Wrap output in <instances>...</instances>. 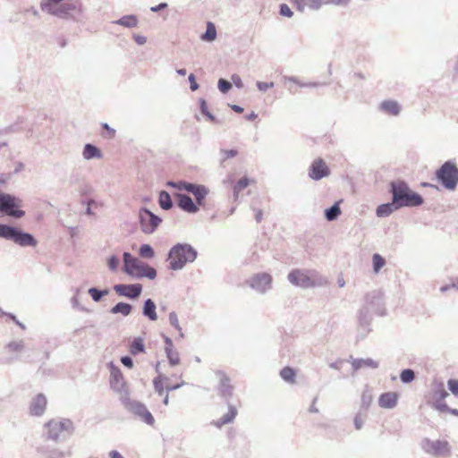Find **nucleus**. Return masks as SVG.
Here are the masks:
<instances>
[{
    "label": "nucleus",
    "instance_id": "nucleus-8",
    "mask_svg": "<svg viewBox=\"0 0 458 458\" xmlns=\"http://www.w3.org/2000/svg\"><path fill=\"white\" fill-rule=\"evenodd\" d=\"M139 221L141 231L146 234L153 233L162 222V218L148 208H140L139 210Z\"/></svg>",
    "mask_w": 458,
    "mask_h": 458
},
{
    "label": "nucleus",
    "instance_id": "nucleus-50",
    "mask_svg": "<svg viewBox=\"0 0 458 458\" xmlns=\"http://www.w3.org/2000/svg\"><path fill=\"white\" fill-rule=\"evenodd\" d=\"M188 80H189V82H190V89H191V91H196L199 88V85L197 83V81H196V76L193 73H191L188 76Z\"/></svg>",
    "mask_w": 458,
    "mask_h": 458
},
{
    "label": "nucleus",
    "instance_id": "nucleus-32",
    "mask_svg": "<svg viewBox=\"0 0 458 458\" xmlns=\"http://www.w3.org/2000/svg\"><path fill=\"white\" fill-rule=\"evenodd\" d=\"M300 11H302L305 7L318 8L322 0H293Z\"/></svg>",
    "mask_w": 458,
    "mask_h": 458
},
{
    "label": "nucleus",
    "instance_id": "nucleus-28",
    "mask_svg": "<svg viewBox=\"0 0 458 458\" xmlns=\"http://www.w3.org/2000/svg\"><path fill=\"white\" fill-rule=\"evenodd\" d=\"M138 18L134 14H128L121 17L120 19L113 21L114 24L121 25L124 28H135L138 25Z\"/></svg>",
    "mask_w": 458,
    "mask_h": 458
},
{
    "label": "nucleus",
    "instance_id": "nucleus-61",
    "mask_svg": "<svg viewBox=\"0 0 458 458\" xmlns=\"http://www.w3.org/2000/svg\"><path fill=\"white\" fill-rule=\"evenodd\" d=\"M167 7V4L166 3H160L159 4L156 5V6H152L150 8V11L153 12V13H157L161 10H164Z\"/></svg>",
    "mask_w": 458,
    "mask_h": 458
},
{
    "label": "nucleus",
    "instance_id": "nucleus-33",
    "mask_svg": "<svg viewBox=\"0 0 458 458\" xmlns=\"http://www.w3.org/2000/svg\"><path fill=\"white\" fill-rule=\"evenodd\" d=\"M42 453L45 454V458H65L72 455L71 450L64 452L57 448L42 451Z\"/></svg>",
    "mask_w": 458,
    "mask_h": 458
},
{
    "label": "nucleus",
    "instance_id": "nucleus-23",
    "mask_svg": "<svg viewBox=\"0 0 458 458\" xmlns=\"http://www.w3.org/2000/svg\"><path fill=\"white\" fill-rule=\"evenodd\" d=\"M142 315L148 318L150 321L157 319V305L152 299H147L143 302Z\"/></svg>",
    "mask_w": 458,
    "mask_h": 458
},
{
    "label": "nucleus",
    "instance_id": "nucleus-39",
    "mask_svg": "<svg viewBox=\"0 0 458 458\" xmlns=\"http://www.w3.org/2000/svg\"><path fill=\"white\" fill-rule=\"evenodd\" d=\"M24 347H25V344H24L23 340L12 341V342L8 343L5 346V348L9 352H20L24 349Z\"/></svg>",
    "mask_w": 458,
    "mask_h": 458
},
{
    "label": "nucleus",
    "instance_id": "nucleus-42",
    "mask_svg": "<svg viewBox=\"0 0 458 458\" xmlns=\"http://www.w3.org/2000/svg\"><path fill=\"white\" fill-rule=\"evenodd\" d=\"M169 322L171 326L174 327L180 333V335L182 337L183 334L182 332V327L179 324L177 314L174 311L169 313Z\"/></svg>",
    "mask_w": 458,
    "mask_h": 458
},
{
    "label": "nucleus",
    "instance_id": "nucleus-38",
    "mask_svg": "<svg viewBox=\"0 0 458 458\" xmlns=\"http://www.w3.org/2000/svg\"><path fill=\"white\" fill-rule=\"evenodd\" d=\"M167 379L168 377L164 375H158L153 379L154 389L159 395L164 394L165 389L163 381Z\"/></svg>",
    "mask_w": 458,
    "mask_h": 458
},
{
    "label": "nucleus",
    "instance_id": "nucleus-3",
    "mask_svg": "<svg viewBox=\"0 0 458 458\" xmlns=\"http://www.w3.org/2000/svg\"><path fill=\"white\" fill-rule=\"evenodd\" d=\"M0 239L11 241L20 247H36L37 239L30 233L25 232L18 226L0 223Z\"/></svg>",
    "mask_w": 458,
    "mask_h": 458
},
{
    "label": "nucleus",
    "instance_id": "nucleus-58",
    "mask_svg": "<svg viewBox=\"0 0 458 458\" xmlns=\"http://www.w3.org/2000/svg\"><path fill=\"white\" fill-rule=\"evenodd\" d=\"M8 318H9L10 319H12V320H13V322H14V323H15L19 327H21V329H23V330H24V329H26V326H25L23 323H21V322L17 318V317H16L14 314H13V313L8 314Z\"/></svg>",
    "mask_w": 458,
    "mask_h": 458
},
{
    "label": "nucleus",
    "instance_id": "nucleus-52",
    "mask_svg": "<svg viewBox=\"0 0 458 458\" xmlns=\"http://www.w3.org/2000/svg\"><path fill=\"white\" fill-rule=\"evenodd\" d=\"M121 362L123 363V365L128 369H132L133 368V360L131 356L129 355H124L121 358Z\"/></svg>",
    "mask_w": 458,
    "mask_h": 458
},
{
    "label": "nucleus",
    "instance_id": "nucleus-5",
    "mask_svg": "<svg viewBox=\"0 0 458 458\" xmlns=\"http://www.w3.org/2000/svg\"><path fill=\"white\" fill-rule=\"evenodd\" d=\"M21 200L14 195L0 191V213L20 219L25 216V212L20 209Z\"/></svg>",
    "mask_w": 458,
    "mask_h": 458
},
{
    "label": "nucleus",
    "instance_id": "nucleus-6",
    "mask_svg": "<svg viewBox=\"0 0 458 458\" xmlns=\"http://www.w3.org/2000/svg\"><path fill=\"white\" fill-rule=\"evenodd\" d=\"M121 403L128 411L138 417L147 425H154L155 419L143 403L131 400L130 395L128 396L126 393L123 394V401Z\"/></svg>",
    "mask_w": 458,
    "mask_h": 458
},
{
    "label": "nucleus",
    "instance_id": "nucleus-44",
    "mask_svg": "<svg viewBox=\"0 0 458 458\" xmlns=\"http://www.w3.org/2000/svg\"><path fill=\"white\" fill-rule=\"evenodd\" d=\"M217 88L223 94H226L232 89V82L221 78L217 81Z\"/></svg>",
    "mask_w": 458,
    "mask_h": 458
},
{
    "label": "nucleus",
    "instance_id": "nucleus-25",
    "mask_svg": "<svg viewBox=\"0 0 458 458\" xmlns=\"http://www.w3.org/2000/svg\"><path fill=\"white\" fill-rule=\"evenodd\" d=\"M129 351L133 356L144 353L146 351L144 338L142 336L134 337L130 343Z\"/></svg>",
    "mask_w": 458,
    "mask_h": 458
},
{
    "label": "nucleus",
    "instance_id": "nucleus-54",
    "mask_svg": "<svg viewBox=\"0 0 458 458\" xmlns=\"http://www.w3.org/2000/svg\"><path fill=\"white\" fill-rule=\"evenodd\" d=\"M257 88L259 89V90L260 91H267L268 89L274 87V83L273 82H264V81H257Z\"/></svg>",
    "mask_w": 458,
    "mask_h": 458
},
{
    "label": "nucleus",
    "instance_id": "nucleus-55",
    "mask_svg": "<svg viewBox=\"0 0 458 458\" xmlns=\"http://www.w3.org/2000/svg\"><path fill=\"white\" fill-rule=\"evenodd\" d=\"M231 79L234 86L238 89H242L243 87V82L238 74H233Z\"/></svg>",
    "mask_w": 458,
    "mask_h": 458
},
{
    "label": "nucleus",
    "instance_id": "nucleus-59",
    "mask_svg": "<svg viewBox=\"0 0 458 458\" xmlns=\"http://www.w3.org/2000/svg\"><path fill=\"white\" fill-rule=\"evenodd\" d=\"M133 39L140 46H142L147 42V38L141 35H134Z\"/></svg>",
    "mask_w": 458,
    "mask_h": 458
},
{
    "label": "nucleus",
    "instance_id": "nucleus-1",
    "mask_svg": "<svg viewBox=\"0 0 458 458\" xmlns=\"http://www.w3.org/2000/svg\"><path fill=\"white\" fill-rule=\"evenodd\" d=\"M197 257L198 251L194 247L189 243L178 242L167 253L168 268L174 271L182 270L186 264L194 262Z\"/></svg>",
    "mask_w": 458,
    "mask_h": 458
},
{
    "label": "nucleus",
    "instance_id": "nucleus-47",
    "mask_svg": "<svg viewBox=\"0 0 458 458\" xmlns=\"http://www.w3.org/2000/svg\"><path fill=\"white\" fill-rule=\"evenodd\" d=\"M23 121H24L23 117H18L17 122L14 124H12V125L8 126L7 128H5V132L12 133V132L19 131L20 128H19L18 124L22 123Z\"/></svg>",
    "mask_w": 458,
    "mask_h": 458
},
{
    "label": "nucleus",
    "instance_id": "nucleus-17",
    "mask_svg": "<svg viewBox=\"0 0 458 458\" xmlns=\"http://www.w3.org/2000/svg\"><path fill=\"white\" fill-rule=\"evenodd\" d=\"M47 404V397L44 394H37L30 404V413L32 416H42Z\"/></svg>",
    "mask_w": 458,
    "mask_h": 458
},
{
    "label": "nucleus",
    "instance_id": "nucleus-12",
    "mask_svg": "<svg viewBox=\"0 0 458 458\" xmlns=\"http://www.w3.org/2000/svg\"><path fill=\"white\" fill-rule=\"evenodd\" d=\"M114 292L123 297H126L131 300L138 299L143 290L142 284H117L114 285Z\"/></svg>",
    "mask_w": 458,
    "mask_h": 458
},
{
    "label": "nucleus",
    "instance_id": "nucleus-11",
    "mask_svg": "<svg viewBox=\"0 0 458 458\" xmlns=\"http://www.w3.org/2000/svg\"><path fill=\"white\" fill-rule=\"evenodd\" d=\"M246 284L259 293H265L271 289L272 276L266 272H260L251 276Z\"/></svg>",
    "mask_w": 458,
    "mask_h": 458
},
{
    "label": "nucleus",
    "instance_id": "nucleus-24",
    "mask_svg": "<svg viewBox=\"0 0 458 458\" xmlns=\"http://www.w3.org/2000/svg\"><path fill=\"white\" fill-rule=\"evenodd\" d=\"M82 157L86 160H90L94 158H101L102 151L101 149L94 144L86 143L83 148Z\"/></svg>",
    "mask_w": 458,
    "mask_h": 458
},
{
    "label": "nucleus",
    "instance_id": "nucleus-21",
    "mask_svg": "<svg viewBox=\"0 0 458 458\" xmlns=\"http://www.w3.org/2000/svg\"><path fill=\"white\" fill-rule=\"evenodd\" d=\"M208 193L209 189L207 186L199 183H197L191 191V194L194 196L195 202L199 207L205 205V200Z\"/></svg>",
    "mask_w": 458,
    "mask_h": 458
},
{
    "label": "nucleus",
    "instance_id": "nucleus-60",
    "mask_svg": "<svg viewBox=\"0 0 458 458\" xmlns=\"http://www.w3.org/2000/svg\"><path fill=\"white\" fill-rule=\"evenodd\" d=\"M164 337V341H165V350H170V349H173L174 347V344H173V341L170 337L166 336V335H163Z\"/></svg>",
    "mask_w": 458,
    "mask_h": 458
},
{
    "label": "nucleus",
    "instance_id": "nucleus-53",
    "mask_svg": "<svg viewBox=\"0 0 458 458\" xmlns=\"http://www.w3.org/2000/svg\"><path fill=\"white\" fill-rule=\"evenodd\" d=\"M102 128L106 131V134L104 135L106 139H112L115 135V130L111 128L106 123H102Z\"/></svg>",
    "mask_w": 458,
    "mask_h": 458
},
{
    "label": "nucleus",
    "instance_id": "nucleus-46",
    "mask_svg": "<svg viewBox=\"0 0 458 458\" xmlns=\"http://www.w3.org/2000/svg\"><path fill=\"white\" fill-rule=\"evenodd\" d=\"M119 265H120V259L115 255L110 256L109 259H107L108 268L113 272H114L118 269Z\"/></svg>",
    "mask_w": 458,
    "mask_h": 458
},
{
    "label": "nucleus",
    "instance_id": "nucleus-4",
    "mask_svg": "<svg viewBox=\"0 0 458 458\" xmlns=\"http://www.w3.org/2000/svg\"><path fill=\"white\" fill-rule=\"evenodd\" d=\"M392 191L395 208L416 207L423 202L422 198L418 193L411 191L404 182H393Z\"/></svg>",
    "mask_w": 458,
    "mask_h": 458
},
{
    "label": "nucleus",
    "instance_id": "nucleus-20",
    "mask_svg": "<svg viewBox=\"0 0 458 458\" xmlns=\"http://www.w3.org/2000/svg\"><path fill=\"white\" fill-rule=\"evenodd\" d=\"M398 394L394 392H387L382 394L378 398V404L385 409L394 408L397 404Z\"/></svg>",
    "mask_w": 458,
    "mask_h": 458
},
{
    "label": "nucleus",
    "instance_id": "nucleus-56",
    "mask_svg": "<svg viewBox=\"0 0 458 458\" xmlns=\"http://www.w3.org/2000/svg\"><path fill=\"white\" fill-rule=\"evenodd\" d=\"M447 392L443 388V386H441L438 391H436L434 398L437 400H443L447 396Z\"/></svg>",
    "mask_w": 458,
    "mask_h": 458
},
{
    "label": "nucleus",
    "instance_id": "nucleus-48",
    "mask_svg": "<svg viewBox=\"0 0 458 458\" xmlns=\"http://www.w3.org/2000/svg\"><path fill=\"white\" fill-rule=\"evenodd\" d=\"M80 293V289H76L75 290V293L78 294ZM71 303H72V306L73 309H77V310H82V311H87V310L84 308V307H81L79 303V299L77 297V295H74L72 299H71Z\"/></svg>",
    "mask_w": 458,
    "mask_h": 458
},
{
    "label": "nucleus",
    "instance_id": "nucleus-41",
    "mask_svg": "<svg viewBox=\"0 0 458 458\" xmlns=\"http://www.w3.org/2000/svg\"><path fill=\"white\" fill-rule=\"evenodd\" d=\"M341 213L338 204H335L326 211V217L327 220L332 221L335 219Z\"/></svg>",
    "mask_w": 458,
    "mask_h": 458
},
{
    "label": "nucleus",
    "instance_id": "nucleus-29",
    "mask_svg": "<svg viewBox=\"0 0 458 458\" xmlns=\"http://www.w3.org/2000/svg\"><path fill=\"white\" fill-rule=\"evenodd\" d=\"M380 109L389 115H397L400 112V106L396 101L386 100L381 103Z\"/></svg>",
    "mask_w": 458,
    "mask_h": 458
},
{
    "label": "nucleus",
    "instance_id": "nucleus-26",
    "mask_svg": "<svg viewBox=\"0 0 458 458\" xmlns=\"http://www.w3.org/2000/svg\"><path fill=\"white\" fill-rule=\"evenodd\" d=\"M133 310V306L130 303L120 301L113 306L110 310L112 314H122L124 317L129 316Z\"/></svg>",
    "mask_w": 458,
    "mask_h": 458
},
{
    "label": "nucleus",
    "instance_id": "nucleus-30",
    "mask_svg": "<svg viewBox=\"0 0 458 458\" xmlns=\"http://www.w3.org/2000/svg\"><path fill=\"white\" fill-rule=\"evenodd\" d=\"M216 29L213 22L208 21L206 31L201 34L200 39L206 42H212L216 38Z\"/></svg>",
    "mask_w": 458,
    "mask_h": 458
},
{
    "label": "nucleus",
    "instance_id": "nucleus-14",
    "mask_svg": "<svg viewBox=\"0 0 458 458\" xmlns=\"http://www.w3.org/2000/svg\"><path fill=\"white\" fill-rule=\"evenodd\" d=\"M288 277L292 284L303 288L310 287L315 283V280L311 276H309L300 270L293 271Z\"/></svg>",
    "mask_w": 458,
    "mask_h": 458
},
{
    "label": "nucleus",
    "instance_id": "nucleus-63",
    "mask_svg": "<svg viewBox=\"0 0 458 458\" xmlns=\"http://www.w3.org/2000/svg\"><path fill=\"white\" fill-rule=\"evenodd\" d=\"M197 183H193V182H184V186H183V191L189 192V193H191V191L192 189L195 187Z\"/></svg>",
    "mask_w": 458,
    "mask_h": 458
},
{
    "label": "nucleus",
    "instance_id": "nucleus-13",
    "mask_svg": "<svg viewBox=\"0 0 458 458\" xmlns=\"http://www.w3.org/2000/svg\"><path fill=\"white\" fill-rule=\"evenodd\" d=\"M216 375L219 378V384L217 386L219 395L225 399L226 403H229L230 399L233 394V386L230 383L229 377L222 370H217Z\"/></svg>",
    "mask_w": 458,
    "mask_h": 458
},
{
    "label": "nucleus",
    "instance_id": "nucleus-18",
    "mask_svg": "<svg viewBox=\"0 0 458 458\" xmlns=\"http://www.w3.org/2000/svg\"><path fill=\"white\" fill-rule=\"evenodd\" d=\"M131 277L136 279L148 278L153 280L157 277V270L150 265L140 261Z\"/></svg>",
    "mask_w": 458,
    "mask_h": 458
},
{
    "label": "nucleus",
    "instance_id": "nucleus-49",
    "mask_svg": "<svg viewBox=\"0 0 458 458\" xmlns=\"http://www.w3.org/2000/svg\"><path fill=\"white\" fill-rule=\"evenodd\" d=\"M447 386L452 394H454L455 396H458V380L449 379L447 382Z\"/></svg>",
    "mask_w": 458,
    "mask_h": 458
},
{
    "label": "nucleus",
    "instance_id": "nucleus-62",
    "mask_svg": "<svg viewBox=\"0 0 458 458\" xmlns=\"http://www.w3.org/2000/svg\"><path fill=\"white\" fill-rule=\"evenodd\" d=\"M183 385H184V381H182L181 383H178V384H175V385L166 386L165 390H166L167 393L168 392H172V391L177 390L178 388H180Z\"/></svg>",
    "mask_w": 458,
    "mask_h": 458
},
{
    "label": "nucleus",
    "instance_id": "nucleus-64",
    "mask_svg": "<svg viewBox=\"0 0 458 458\" xmlns=\"http://www.w3.org/2000/svg\"><path fill=\"white\" fill-rule=\"evenodd\" d=\"M109 458H123V456L116 450L109 452Z\"/></svg>",
    "mask_w": 458,
    "mask_h": 458
},
{
    "label": "nucleus",
    "instance_id": "nucleus-31",
    "mask_svg": "<svg viewBox=\"0 0 458 458\" xmlns=\"http://www.w3.org/2000/svg\"><path fill=\"white\" fill-rule=\"evenodd\" d=\"M199 109L200 113L207 117L208 121L213 123L220 124L221 121L217 119L208 108V103L204 98L199 99Z\"/></svg>",
    "mask_w": 458,
    "mask_h": 458
},
{
    "label": "nucleus",
    "instance_id": "nucleus-2",
    "mask_svg": "<svg viewBox=\"0 0 458 458\" xmlns=\"http://www.w3.org/2000/svg\"><path fill=\"white\" fill-rule=\"evenodd\" d=\"M74 432L73 422L69 419L55 418L44 425V434L48 440L64 442Z\"/></svg>",
    "mask_w": 458,
    "mask_h": 458
},
{
    "label": "nucleus",
    "instance_id": "nucleus-36",
    "mask_svg": "<svg viewBox=\"0 0 458 458\" xmlns=\"http://www.w3.org/2000/svg\"><path fill=\"white\" fill-rule=\"evenodd\" d=\"M395 204L393 203H387V204H382L377 207V215L378 216H389L394 209H396Z\"/></svg>",
    "mask_w": 458,
    "mask_h": 458
},
{
    "label": "nucleus",
    "instance_id": "nucleus-22",
    "mask_svg": "<svg viewBox=\"0 0 458 458\" xmlns=\"http://www.w3.org/2000/svg\"><path fill=\"white\" fill-rule=\"evenodd\" d=\"M227 405L228 411L213 423L217 428H221L225 424L232 423L234 420L235 417L237 416L238 411L236 407L231 404L230 403H227Z\"/></svg>",
    "mask_w": 458,
    "mask_h": 458
},
{
    "label": "nucleus",
    "instance_id": "nucleus-40",
    "mask_svg": "<svg viewBox=\"0 0 458 458\" xmlns=\"http://www.w3.org/2000/svg\"><path fill=\"white\" fill-rule=\"evenodd\" d=\"M165 352L168 359L169 364L171 366H175L180 363V357L178 352L174 351L173 349L165 350Z\"/></svg>",
    "mask_w": 458,
    "mask_h": 458
},
{
    "label": "nucleus",
    "instance_id": "nucleus-9",
    "mask_svg": "<svg viewBox=\"0 0 458 458\" xmlns=\"http://www.w3.org/2000/svg\"><path fill=\"white\" fill-rule=\"evenodd\" d=\"M108 367L110 369V387L120 394V401L122 402L125 393L128 396L130 395L129 387L124 380L121 369L112 361L108 363Z\"/></svg>",
    "mask_w": 458,
    "mask_h": 458
},
{
    "label": "nucleus",
    "instance_id": "nucleus-34",
    "mask_svg": "<svg viewBox=\"0 0 458 458\" xmlns=\"http://www.w3.org/2000/svg\"><path fill=\"white\" fill-rule=\"evenodd\" d=\"M88 293L95 302H99L104 296L109 293V289L101 290L97 287H90Z\"/></svg>",
    "mask_w": 458,
    "mask_h": 458
},
{
    "label": "nucleus",
    "instance_id": "nucleus-19",
    "mask_svg": "<svg viewBox=\"0 0 458 458\" xmlns=\"http://www.w3.org/2000/svg\"><path fill=\"white\" fill-rule=\"evenodd\" d=\"M123 272L128 275L129 276H132L134 272L136 271L139 264L140 263V260H139L137 258L132 256L130 252L125 251L123 255Z\"/></svg>",
    "mask_w": 458,
    "mask_h": 458
},
{
    "label": "nucleus",
    "instance_id": "nucleus-37",
    "mask_svg": "<svg viewBox=\"0 0 458 458\" xmlns=\"http://www.w3.org/2000/svg\"><path fill=\"white\" fill-rule=\"evenodd\" d=\"M139 255L143 259H152L155 256V251L151 245L144 243L140 246Z\"/></svg>",
    "mask_w": 458,
    "mask_h": 458
},
{
    "label": "nucleus",
    "instance_id": "nucleus-15",
    "mask_svg": "<svg viewBox=\"0 0 458 458\" xmlns=\"http://www.w3.org/2000/svg\"><path fill=\"white\" fill-rule=\"evenodd\" d=\"M177 199V206L184 212L189 214H196L199 210V207L193 201V199L184 193L175 194Z\"/></svg>",
    "mask_w": 458,
    "mask_h": 458
},
{
    "label": "nucleus",
    "instance_id": "nucleus-57",
    "mask_svg": "<svg viewBox=\"0 0 458 458\" xmlns=\"http://www.w3.org/2000/svg\"><path fill=\"white\" fill-rule=\"evenodd\" d=\"M360 364L364 366H368L370 368H377L378 364L377 361L373 360L372 359H367L360 361Z\"/></svg>",
    "mask_w": 458,
    "mask_h": 458
},
{
    "label": "nucleus",
    "instance_id": "nucleus-35",
    "mask_svg": "<svg viewBox=\"0 0 458 458\" xmlns=\"http://www.w3.org/2000/svg\"><path fill=\"white\" fill-rule=\"evenodd\" d=\"M250 184V179L247 176L242 177L237 183L234 185L233 190V195L234 200H237L240 191L247 188Z\"/></svg>",
    "mask_w": 458,
    "mask_h": 458
},
{
    "label": "nucleus",
    "instance_id": "nucleus-45",
    "mask_svg": "<svg viewBox=\"0 0 458 458\" xmlns=\"http://www.w3.org/2000/svg\"><path fill=\"white\" fill-rule=\"evenodd\" d=\"M400 377L403 383H410L415 378V374L413 370L407 369L402 371Z\"/></svg>",
    "mask_w": 458,
    "mask_h": 458
},
{
    "label": "nucleus",
    "instance_id": "nucleus-7",
    "mask_svg": "<svg viewBox=\"0 0 458 458\" xmlns=\"http://www.w3.org/2000/svg\"><path fill=\"white\" fill-rule=\"evenodd\" d=\"M437 179L449 190H454L458 183V168L451 162H445L437 172Z\"/></svg>",
    "mask_w": 458,
    "mask_h": 458
},
{
    "label": "nucleus",
    "instance_id": "nucleus-10",
    "mask_svg": "<svg viewBox=\"0 0 458 458\" xmlns=\"http://www.w3.org/2000/svg\"><path fill=\"white\" fill-rule=\"evenodd\" d=\"M422 449L433 456H446L450 454L451 447L446 440H430L425 438L421 444Z\"/></svg>",
    "mask_w": 458,
    "mask_h": 458
},
{
    "label": "nucleus",
    "instance_id": "nucleus-27",
    "mask_svg": "<svg viewBox=\"0 0 458 458\" xmlns=\"http://www.w3.org/2000/svg\"><path fill=\"white\" fill-rule=\"evenodd\" d=\"M158 205L163 210H170L174 202L168 191L162 190L158 195Z\"/></svg>",
    "mask_w": 458,
    "mask_h": 458
},
{
    "label": "nucleus",
    "instance_id": "nucleus-16",
    "mask_svg": "<svg viewBox=\"0 0 458 458\" xmlns=\"http://www.w3.org/2000/svg\"><path fill=\"white\" fill-rule=\"evenodd\" d=\"M329 173V168L326 162L321 158L315 159L310 169V176L314 180H319L327 176Z\"/></svg>",
    "mask_w": 458,
    "mask_h": 458
},
{
    "label": "nucleus",
    "instance_id": "nucleus-51",
    "mask_svg": "<svg viewBox=\"0 0 458 458\" xmlns=\"http://www.w3.org/2000/svg\"><path fill=\"white\" fill-rule=\"evenodd\" d=\"M221 153L224 155V157L222 159V163L225 160H226L227 158L234 157L238 154L237 150H235V149H228V150L222 149Z\"/></svg>",
    "mask_w": 458,
    "mask_h": 458
},
{
    "label": "nucleus",
    "instance_id": "nucleus-43",
    "mask_svg": "<svg viewBox=\"0 0 458 458\" xmlns=\"http://www.w3.org/2000/svg\"><path fill=\"white\" fill-rule=\"evenodd\" d=\"M385 259L379 254L373 255V268L375 273H378L380 268L385 266Z\"/></svg>",
    "mask_w": 458,
    "mask_h": 458
}]
</instances>
